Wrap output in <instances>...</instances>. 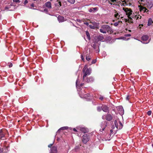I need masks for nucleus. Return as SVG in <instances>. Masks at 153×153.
Here are the masks:
<instances>
[{
    "label": "nucleus",
    "mask_w": 153,
    "mask_h": 153,
    "mask_svg": "<svg viewBox=\"0 0 153 153\" xmlns=\"http://www.w3.org/2000/svg\"><path fill=\"white\" fill-rule=\"evenodd\" d=\"M76 86L77 87V81L76 80Z\"/></svg>",
    "instance_id": "nucleus-50"
},
{
    "label": "nucleus",
    "mask_w": 153,
    "mask_h": 153,
    "mask_svg": "<svg viewBox=\"0 0 153 153\" xmlns=\"http://www.w3.org/2000/svg\"><path fill=\"white\" fill-rule=\"evenodd\" d=\"M113 132V130H112V129H111V130H110V132H111V133H112Z\"/></svg>",
    "instance_id": "nucleus-52"
},
{
    "label": "nucleus",
    "mask_w": 153,
    "mask_h": 153,
    "mask_svg": "<svg viewBox=\"0 0 153 153\" xmlns=\"http://www.w3.org/2000/svg\"><path fill=\"white\" fill-rule=\"evenodd\" d=\"M108 2L111 4H114L115 2H116V0H108Z\"/></svg>",
    "instance_id": "nucleus-20"
},
{
    "label": "nucleus",
    "mask_w": 153,
    "mask_h": 153,
    "mask_svg": "<svg viewBox=\"0 0 153 153\" xmlns=\"http://www.w3.org/2000/svg\"><path fill=\"white\" fill-rule=\"evenodd\" d=\"M99 99L100 100H102L104 98L103 96H101L99 97Z\"/></svg>",
    "instance_id": "nucleus-34"
},
{
    "label": "nucleus",
    "mask_w": 153,
    "mask_h": 153,
    "mask_svg": "<svg viewBox=\"0 0 153 153\" xmlns=\"http://www.w3.org/2000/svg\"><path fill=\"white\" fill-rule=\"evenodd\" d=\"M102 118L103 120H106L108 121H110L112 119L113 117L111 114H107L103 115Z\"/></svg>",
    "instance_id": "nucleus-3"
},
{
    "label": "nucleus",
    "mask_w": 153,
    "mask_h": 153,
    "mask_svg": "<svg viewBox=\"0 0 153 153\" xmlns=\"http://www.w3.org/2000/svg\"><path fill=\"white\" fill-rule=\"evenodd\" d=\"M123 17H121V18H123Z\"/></svg>",
    "instance_id": "nucleus-63"
},
{
    "label": "nucleus",
    "mask_w": 153,
    "mask_h": 153,
    "mask_svg": "<svg viewBox=\"0 0 153 153\" xmlns=\"http://www.w3.org/2000/svg\"><path fill=\"white\" fill-rule=\"evenodd\" d=\"M5 9H9V7H7V6H6L5 7Z\"/></svg>",
    "instance_id": "nucleus-47"
},
{
    "label": "nucleus",
    "mask_w": 153,
    "mask_h": 153,
    "mask_svg": "<svg viewBox=\"0 0 153 153\" xmlns=\"http://www.w3.org/2000/svg\"><path fill=\"white\" fill-rule=\"evenodd\" d=\"M129 32H131V30H129Z\"/></svg>",
    "instance_id": "nucleus-60"
},
{
    "label": "nucleus",
    "mask_w": 153,
    "mask_h": 153,
    "mask_svg": "<svg viewBox=\"0 0 153 153\" xmlns=\"http://www.w3.org/2000/svg\"><path fill=\"white\" fill-rule=\"evenodd\" d=\"M97 110L98 111H99V112L100 111H101V110H102V107H100V106L97 107Z\"/></svg>",
    "instance_id": "nucleus-26"
},
{
    "label": "nucleus",
    "mask_w": 153,
    "mask_h": 153,
    "mask_svg": "<svg viewBox=\"0 0 153 153\" xmlns=\"http://www.w3.org/2000/svg\"><path fill=\"white\" fill-rule=\"evenodd\" d=\"M86 68H87L86 66H85L84 67V68H83V69H82V71L83 72H85V70L86 69Z\"/></svg>",
    "instance_id": "nucleus-31"
},
{
    "label": "nucleus",
    "mask_w": 153,
    "mask_h": 153,
    "mask_svg": "<svg viewBox=\"0 0 153 153\" xmlns=\"http://www.w3.org/2000/svg\"><path fill=\"white\" fill-rule=\"evenodd\" d=\"M68 128V127L67 126H65L61 128L59 130H66Z\"/></svg>",
    "instance_id": "nucleus-24"
},
{
    "label": "nucleus",
    "mask_w": 153,
    "mask_h": 153,
    "mask_svg": "<svg viewBox=\"0 0 153 153\" xmlns=\"http://www.w3.org/2000/svg\"><path fill=\"white\" fill-rule=\"evenodd\" d=\"M122 109L123 110V108H122H122H121V110H122Z\"/></svg>",
    "instance_id": "nucleus-58"
},
{
    "label": "nucleus",
    "mask_w": 153,
    "mask_h": 153,
    "mask_svg": "<svg viewBox=\"0 0 153 153\" xmlns=\"http://www.w3.org/2000/svg\"><path fill=\"white\" fill-rule=\"evenodd\" d=\"M139 16H140L139 15L138 16H137V17H136V19H138L139 18ZM141 18V16H140V19Z\"/></svg>",
    "instance_id": "nucleus-42"
},
{
    "label": "nucleus",
    "mask_w": 153,
    "mask_h": 153,
    "mask_svg": "<svg viewBox=\"0 0 153 153\" xmlns=\"http://www.w3.org/2000/svg\"><path fill=\"white\" fill-rule=\"evenodd\" d=\"M73 130L74 131H75V132H76L77 131L76 130V129L75 128H73Z\"/></svg>",
    "instance_id": "nucleus-46"
},
{
    "label": "nucleus",
    "mask_w": 153,
    "mask_h": 153,
    "mask_svg": "<svg viewBox=\"0 0 153 153\" xmlns=\"http://www.w3.org/2000/svg\"><path fill=\"white\" fill-rule=\"evenodd\" d=\"M122 22L121 21H119L118 22H115L114 24V25L115 26H117L120 23V24L122 23Z\"/></svg>",
    "instance_id": "nucleus-22"
},
{
    "label": "nucleus",
    "mask_w": 153,
    "mask_h": 153,
    "mask_svg": "<svg viewBox=\"0 0 153 153\" xmlns=\"http://www.w3.org/2000/svg\"><path fill=\"white\" fill-rule=\"evenodd\" d=\"M13 66V64L12 63H10L9 65V68H11Z\"/></svg>",
    "instance_id": "nucleus-37"
},
{
    "label": "nucleus",
    "mask_w": 153,
    "mask_h": 153,
    "mask_svg": "<svg viewBox=\"0 0 153 153\" xmlns=\"http://www.w3.org/2000/svg\"><path fill=\"white\" fill-rule=\"evenodd\" d=\"M83 85H84L83 83H82L80 84V86H83Z\"/></svg>",
    "instance_id": "nucleus-49"
},
{
    "label": "nucleus",
    "mask_w": 153,
    "mask_h": 153,
    "mask_svg": "<svg viewBox=\"0 0 153 153\" xmlns=\"http://www.w3.org/2000/svg\"><path fill=\"white\" fill-rule=\"evenodd\" d=\"M86 35L87 36V37L88 39L89 40H91V38H90V35L89 33L88 32V31H87L86 32Z\"/></svg>",
    "instance_id": "nucleus-21"
},
{
    "label": "nucleus",
    "mask_w": 153,
    "mask_h": 153,
    "mask_svg": "<svg viewBox=\"0 0 153 153\" xmlns=\"http://www.w3.org/2000/svg\"><path fill=\"white\" fill-rule=\"evenodd\" d=\"M94 80V79L92 77H90L88 78H85V80H83L84 81L87 82H93Z\"/></svg>",
    "instance_id": "nucleus-11"
},
{
    "label": "nucleus",
    "mask_w": 153,
    "mask_h": 153,
    "mask_svg": "<svg viewBox=\"0 0 153 153\" xmlns=\"http://www.w3.org/2000/svg\"><path fill=\"white\" fill-rule=\"evenodd\" d=\"M79 146H77L75 147L74 149L76 150L79 149Z\"/></svg>",
    "instance_id": "nucleus-36"
},
{
    "label": "nucleus",
    "mask_w": 153,
    "mask_h": 153,
    "mask_svg": "<svg viewBox=\"0 0 153 153\" xmlns=\"http://www.w3.org/2000/svg\"><path fill=\"white\" fill-rule=\"evenodd\" d=\"M153 22V20L151 19H149L148 23V25L149 26H150L152 25Z\"/></svg>",
    "instance_id": "nucleus-18"
},
{
    "label": "nucleus",
    "mask_w": 153,
    "mask_h": 153,
    "mask_svg": "<svg viewBox=\"0 0 153 153\" xmlns=\"http://www.w3.org/2000/svg\"><path fill=\"white\" fill-rule=\"evenodd\" d=\"M92 22H90V23H92Z\"/></svg>",
    "instance_id": "nucleus-61"
},
{
    "label": "nucleus",
    "mask_w": 153,
    "mask_h": 153,
    "mask_svg": "<svg viewBox=\"0 0 153 153\" xmlns=\"http://www.w3.org/2000/svg\"><path fill=\"white\" fill-rule=\"evenodd\" d=\"M76 128H77V129H79V128L77 127Z\"/></svg>",
    "instance_id": "nucleus-54"
},
{
    "label": "nucleus",
    "mask_w": 153,
    "mask_h": 153,
    "mask_svg": "<svg viewBox=\"0 0 153 153\" xmlns=\"http://www.w3.org/2000/svg\"><path fill=\"white\" fill-rule=\"evenodd\" d=\"M123 10L126 12V14L128 15V18L130 19H132L129 16H130L131 14H132V11L131 9H128V8H126L125 9L124 8H123Z\"/></svg>",
    "instance_id": "nucleus-6"
},
{
    "label": "nucleus",
    "mask_w": 153,
    "mask_h": 153,
    "mask_svg": "<svg viewBox=\"0 0 153 153\" xmlns=\"http://www.w3.org/2000/svg\"><path fill=\"white\" fill-rule=\"evenodd\" d=\"M100 31L101 33H111L112 32L111 28L107 25H103L101 26Z\"/></svg>",
    "instance_id": "nucleus-1"
},
{
    "label": "nucleus",
    "mask_w": 153,
    "mask_h": 153,
    "mask_svg": "<svg viewBox=\"0 0 153 153\" xmlns=\"http://www.w3.org/2000/svg\"><path fill=\"white\" fill-rule=\"evenodd\" d=\"M149 37L147 35L143 36L141 38L142 39L143 41H146L148 39Z\"/></svg>",
    "instance_id": "nucleus-17"
},
{
    "label": "nucleus",
    "mask_w": 153,
    "mask_h": 153,
    "mask_svg": "<svg viewBox=\"0 0 153 153\" xmlns=\"http://www.w3.org/2000/svg\"><path fill=\"white\" fill-rule=\"evenodd\" d=\"M114 17L116 18L119 19V18L120 17V16L119 15L118 13H117L116 14H114Z\"/></svg>",
    "instance_id": "nucleus-23"
},
{
    "label": "nucleus",
    "mask_w": 153,
    "mask_h": 153,
    "mask_svg": "<svg viewBox=\"0 0 153 153\" xmlns=\"http://www.w3.org/2000/svg\"><path fill=\"white\" fill-rule=\"evenodd\" d=\"M58 19L59 22H62L64 21V18L61 16H59L58 17Z\"/></svg>",
    "instance_id": "nucleus-16"
},
{
    "label": "nucleus",
    "mask_w": 153,
    "mask_h": 153,
    "mask_svg": "<svg viewBox=\"0 0 153 153\" xmlns=\"http://www.w3.org/2000/svg\"><path fill=\"white\" fill-rule=\"evenodd\" d=\"M96 62V59H94L92 60V61L91 62L92 64H94Z\"/></svg>",
    "instance_id": "nucleus-29"
},
{
    "label": "nucleus",
    "mask_w": 153,
    "mask_h": 153,
    "mask_svg": "<svg viewBox=\"0 0 153 153\" xmlns=\"http://www.w3.org/2000/svg\"><path fill=\"white\" fill-rule=\"evenodd\" d=\"M130 22L132 23H133V22L132 21H130Z\"/></svg>",
    "instance_id": "nucleus-53"
},
{
    "label": "nucleus",
    "mask_w": 153,
    "mask_h": 153,
    "mask_svg": "<svg viewBox=\"0 0 153 153\" xmlns=\"http://www.w3.org/2000/svg\"><path fill=\"white\" fill-rule=\"evenodd\" d=\"M89 94H85L84 95V97L85 98H86V97H88L89 96Z\"/></svg>",
    "instance_id": "nucleus-39"
},
{
    "label": "nucleus",
    "mask_w": 153,
    "mask_h": 153,
    "mask_svg": "<svg viewBox=\"0 0 153 153\" xmlns=\"http://www.w3.org/2000/svg\"><path fill=\"white\" fill-rule=\"evenodd\" d=\"M131 5V4L129 3V5Z\"/></svg>",
    "instance_id": "nucleus-62"
},
{
    "label": "nucleus",
    "mask_w": 153,
    "mask_h": 153,
    "mask_svg": "<svg viewBox=\"0 0 153 153\" xmlns=\"http://www.w3.org/2000/svg\"><path fill=\"white\" fill-rule=\"evenodd\" d=\"M108 123V122L106 121L102 122L100 125L101 128L100 129V131L102 132L104 130L105 128L107 126Z\"/></svg>",
    "instance_id": "nucleus-4"
},
{
    "label": "nucleus",
    "mask_w": 153,
    "mask_h": 153,
    "mask_svg": "<svg viewBox=\"0 0 153 153\" xmlns=\"http://www.w3.org/2000/svg\"><path fill=\"white\" fill-rule=\"evenodd\" d=\"M96 22H92V24H93V25H94L96 24Z\"/></svg>",
    "instance_id": "nucleus-48"
},
{
    "label": "nucleus",
    "mask_w": 153,
    "mask_h": 153,
    "mask_svg": "<svg viewBox=\"0 0 153 153\" xmlns=\"http://www.w3.org/2000/svg\"><path fill=\"white\" fill-rule=\"evenodd\" d=\"M57 147L56 146H53L51 148L50 153H57Z\"/></svg>",
    "instance_id": "nucleus-10"
},
{
    "label": "nucleus",
    "mask_w": 153,
    "mask_h": 153,
    "mask_svg": "<svg viewBox=\"0 0 153 153\" xmlns=\"http://www.w3.org/2000/svg\"><path fill=\"white\" fill-rule=\"evenodd\" d=\"M123 2H124V3L125 4H126V5H128V2H126L125 0H124V1H123Z\"/></svg>",
    "instance_id": "nucleus-40"
},
{
    "label": "nucleus",
    "mask_w": 153,
    "mask_h": 153,
    "mask_svg": "<svg viewBox=\"0 0 153 153\" xmlns=\"http://www.w3.org/2000/svg\"><path fill=\"white\" fill-rule=\"evenodd\" d=\"M141 1H143V0H141Z\"/></svg>",
    "instance_id": "nucleus-59"
},
{
    "label": "nucleus",
    "mask_w": 153,
    "mask_h": 153,
    "mask_svg": "<svg viewBox=\"0 0 153 153\" xmlns=\"http://www.w3.org/2000/svg\"><path fill=\"white\" fill-rule=\"evenodd\" d=\"M84 24L85 25H86L87 26L89 25V23L88 22H85L84 23Z\"/></svg>",
    "instance_id": "nucleus-38"
},
{
    "label": "nucleus",
    "mask_w": 153,
    "mask_h": 153,
    "mask_svg": "<svg viewBox=\"0 0 153 153\" xmlns=\"http://www.w3.org/2000/svg\"><path fill=\"white\" fill-rule=\"evenodd\" d=\"M114 123L117 129H121L123 127V125L120 121H119V125L116 120L114 121Z\"/></svg>",
    "instance_id": "nucleus-7"
},
{
    "label": "nucleus",
    "mask_w": 153,
    "mask_h": 153,
    "mask_svg": "<svg viewBox=\"0 0 153 153\" xmlns=\"http://www.w3.org/2000/svg\"><path fill=\"white\" fill-rule=\"evenodd\" d=\"M79 130L81 131L84 133H87L88 131V128H80Z\"/></svg>",
    "instance_id": "nucleus-13"
},
{
    "label": "nucleus",
    "mask_w": 153,
    "mask_h": 153,
    "mask_svg": "<svg viewBox=\"0 0 153 153\" xmlns=\"http://www.w3.org/2000/svg\"><path fill=\"white\" fill-rule=\"evenodd\" d=\"M28 1L27 0H25L24 3V4L25 5L26 4H27L28 3Z\"/></svg>",
    "instance_id": "nucleus-41"
},
{
    "label": "nucleus",
    "mask_w": 153,
    "mask_h": 153,
    "mask_svg": "<svg viewBox=\"0 0 153 153\" xmlns=\"http://www.w3.org/2000/svg\"><path fill=\"white\" fill-rule=\"evenodd\" d=\"M98 9L97 7H91L89 10V12L91 13H94L95 12L97 11Z\"/></svg>",
    "instance_id": "nucleus-14"
},
{
    "label": "nucleus",
    "mask_w": 153,
    "mask_h": 153,
    "mask_svg": "<svg viewBox=\"0 0 153 153\" xmlns=\"http://www.w3.org/2000/svg\"><path fill=\"white\" fill-rule=\"evenodd\" d=\"M57 1L58 2V3L59 4V7L61 6H62V4L61 2L60 1V0H57Z\"/></svg>",
    "instance_id": "nucleus-30"
},
{
    "label": "nucleus",
    "mask_w": 153,
    "mask_h": 153,
    "mask_svg": "<svg viewBox=\"0 0 153 153\" xmlns=\"http://www.w3.org/2000/svg\"><path fill=\"white\" fill-rule=\"evenodd\" d=\"M86 59L87 61H89L90 59L91 58L89 56H86Z\"/></svg>",
    "instance_id": "nucleus-32"
},
{
    "label": "nucleus",
    "mask_w": 153,
    "mask_h": 153,
    "mask_svg": "<svg viewBox=\"0 0 153 153\" xmlns=\"http://www.w3.org/2000/svg\"><path fill=\"white\" fill-rule=\"evenodd\" d=\"M141 25L142 26H143V24H142V25H139V26H140Z\"/></svg>",
    "instance_id": "nucleus-56"
},
{
    "label": "nucleus",
    "mask_w": 153,
    "mask_h": 153,
    "mask_svg": "<svg viewBox=\"0 0 153 153\" xmlns=\"http://www.w3.org/2000/svg\"><path fill=\"white\" fill-rule=\"evenodd\" d=\"M52 144H49L48 145V147L51 148L52 147Z\"/></svg>",
    "instance_id": "nucleus-44"
},
{
    "label": "nucleus",
    "mask_w": 153,
    "mask_h": 153,
    "mask_svg": "<svg viewBox=\"0 0 153 153\" xmlns=\"http://www.w3.org/2000/svg\"><path fill=\"white\" fill-rule=\"evenodd\" d=\"M68 2L71 4H73L75 2V0H67Z\"/></svg>",
    "instance_id": "nucleus-25"
},
{
    "label": "nucleus",
    "mask_w": 153,
    "mask_h": 153,
    "mask_svg": "<svg viewBox=\"0 0 153 153\" xmlns=\"http://www.w3.org/2000/svg\"><path fill=\"white\" fill-rule=\"evenodd\" d=\"M81 58L82 60L83 61H84V57L83 56H82V55H81Z\"/></svg>",
    "instance_id": "nucleus-43"
},
{
    "label": "nucleus",
    "mask_w": 153,
    "mask_h": 153,
    "mask_svg": "<svg viewBox=\"0 0 153 153\" xmlns=\"http://www.w3.org/2000/svg\"><path fill=\"white\" fill-rule=\"evenodd\" d=\"M152 23H153V22H152Z\"/></svg>",
    "instance_id": "nucleus-64"
},
{
    "label": "nucleus",
    "mask_w": 153,
    "mask_h": 153,
    "mask_svg": "<svg viewBox=\"0 0 153 153\" xmlns=\"http://www.w3.org/2000/svg\"><path fill=\"white\" fill-rule=\"evenodd\" d=\"M152 147H153V144H152Z\"/></svg>",
    "instance_id": "nucleus-57"
},
{
    "label": "nucleus",
    "mask_w": 153,
    "mask_h": 153,
    "mask_svg": "<svg viewBox=\"0 0 153 153\" xmlns=\"http://www.w3.org/2000/svg\"><path fill=\"white\" fill-rule=\"evenodd\" d=\"M8 151V147L4 146L0 147V153H6Z\"/></svg>",
    "instance_id": "nucleus-8"
},
{
    "label": "nucleus",
    "mask_w": 153,
    "mask_h": 153,
    "mask_svg": "<svg viewBox=\"0 0 153 153\" xmlns=\"http://www.w3.org/2000/svg\"><path fill=\"white\" fill-rule=\"evenodd\" d=\"M129 99H130V97H129V96H128V95L126 97V100H129Z\"/></svg>",
    "instance_id": "nucleus-33"
},
{
    "label": "nucleus",
    "mask_w": 153,
    "mask_h": 153,
    "mask_svg": "<svg viewBox=\"0 0 153 153\" xmlns=\"http://www.w3.org/2000/svg\"><path fill=\"white\" fill-rule=\"evenodd\" d=\"M147 114L149 115V116H150L151 115V114H152V111H149L148 112H147Z\"/></svg>",
    "instance_id": "nucleus-28"
},
{
    "label": "nucleus",
    "mask_w": 153,
    "mask_h": 153,
    "mask_svg": "<svg viewBox=\"0 0 153 153\" xmlns=\"http://www.w3.org/2000/svg\"><path fill=\"white\" fill-rule=\"evenodd\" d=\"M76 20L77 22H79L80 23H81L82 22V20L79 19H77Z\"/></svg>",
    "instance_id": "nucleus-45"
},
{
    "label": "nucleus",
    "mask_w": 153,
    "mask_h": 153,
    "mask_svg": "<svg viewBox=\"0 0 153 153\" xmlns=\"http://www.w3.org/2000/svg\"><path fill=\"white\" fill-rule=\"evenodd\" d=\"M91 70L90 68H87L85 72L84 75L83 76V80H85V78L87 75H89L91 73Z\"/></svg>",
    "instance_id": "nucleus-9"
},
{
    "label": "nucleus",
    "mask_w": 153,
    "mask_h": 153,
    "mask_svg": "<svg viewBox=\"0 0 153 153\" xmlns=\"http://www.w3.org/2000/svg\"><path fill=\"white\" fill-rule=\"evenodd\" d=\"M8 133L7 131L5 129H0V139L4 140L6 138V135Z\"/></svg>",
    "instance_id": "nucleus-2"
},
{
    "label": "nucleus",
    "mask_w": 153,
    "mask_h": 153,
    "mask_svg": "<svg viewBox=\"0 0 153 153\" xmlns=\"http://www.w3.org/2000/svg\"><path fill=\"white\" fill-rule=\"evenodd\" d=\"M102 109L104 112H109V108L106 105H102Z\"/></svg>",
    "instance_id": "nucleus-12"
},
{
    "label": "nucleus",
    "mask_w": 153,
    "mask_h": 153,
    "mask_svg": "<svg viewBox=\"0 0 153 153\" xmlns=\"http://www.w3.org/2000/svg\"><path fill=\"white\" fill-rule=\"evenodd\" d=\"M45 6L46 7L49 9H51V2L48 1L45 3Z\"/></svg>",
    "instance_id": "nucleus-15"
},
{
    "label": "nucleus",
    "mask_w": 153,
    "mask_h": 153,
    "mask_svg": "<svg viewBox=\"0 0 153 153\" xmlns=\"http://www.w3.org/2000/svg\"><path fill=\"white\" fill-rule=\"evenodd\" d=\"M31 6L33 7H34V5L33 4H32L31 5Z\"/></svg>",
    "instance_id": "nucleus-51"
},
{
    "label": "nucleus",
    "mask_w": 153,
    "mask_h": 153,
    "mask_svg": "<svg viewBox=\"0 0 153 153\" xmlns=\"http://www.w3.org/2000/svg\"><path fill=\"white\" fill-rule=\"evenodd\" d=\"M128 36H131V35L130 34H128Z\"/></svg>",
    "instance_id": "nucleus-55"
},
{
    "label": "nucleus",
    "mask_w": 153,
    "mask_h": 153,
    "mask_svg": "<svg viewBox=\"0 0 153 153\" xmlns=\"http://www.w3.org/2000/svg\"><path fill=\"white\" fill-rule=\"evenodd\" d=\"M13 1L14 2H15L16 3H18V2H19V0H13Z\"/></svg>",
    "instance_id": "nucleus-35"
},
{
    "label": "nucleus",
    "mask_w": 153,
    "mask_h": 153,
    "mask_svg": "<svg viewBox=\"0 0 153 153\" xmlns=\"http://www.w3.org/2000/svg\"><path fill=\"white\" fill-rule=\"evenodd\" d=\"M89 26L90 27V28L91 29H95V27L94 25H89Z\"/></svg>",
    "instance_id": "nucleus-27"
},
{
    "label": "nucleus",
    "mask_w": 153,
    "mask_h": 153,
    "mask_svg": "<svg viewBox=\"0 0 153 153\" xmlns=\"http://www.w3.org/2000/svg\"><path fill=\"white\" fill-rule=\"evenodd\" d=\"M140 10H142L145 12L147 13L149 11V10H147L145 7H142L140 8Z\"/></svg>",
    "instance_id": "nucleus-19"
},
{
    "label": "nucleus",
    "mask_w": 153,
    "mask_h": 153,
    "mask_svg": "<svg viewBox=\"0 0 153 153\" xmlns=\"http://www.w3.org/2000/svg\"><path fill=\"white\" fill-rule=\"evenodd\" d=\"M82 141L84 144H86L89 140V136L87 134H85L83 135Z\"/></svg>",
    "instance_id": "nucleus-5"
}]
</instances>
